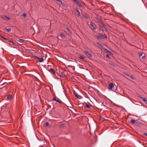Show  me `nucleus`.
Returning a JSON list of instances; mask_svg holds the SVG:
<instances>
[{
    "label": "nucleus",
    "mask_w": 147,
    "mask_h": 147,
    "mask_svg": "<svg viewBox=\"0 0 147 147\" xmlns=\"http://www.w3.org/2000/svg\"><path fill=\"white\" fill-rule=\"evenodd\" d=\"M108 88L109 90H113L115 89L114 84L111 83L109 84Z\"/></svg>",
    "instance_id": "1"
},
{
    "label": "nucleus",
    "mask_w": 147,
    "mask_h": 147,
    "mask_svg": "<svg viewBox=\"0 0 147 147\" xmlns=\"http://www.w3.org/2000/svg\"><path fill=\"white\" fill-rule=\"evenodd\" d=\"M79 6L81 7V5L79 3V1L78 0H73Z\"/></svg>",
    "instance_id": "12"
},
{
    "label": "nucleus",
    "mask_w": 147,
    "mask_h": 147,
    "mask_svg": "<svg viewBox=\"0 0 147 147\" xmlns=\"http://www.w3.org/2000/svg\"><path fill=\"white\" fill-rule=\"evenodd\" d=\"M129 77L132 79H134L135 78L132 75H131Z\"/></svg>",
    "instance_id": "27"
},
{
    "label": "nucleus",
    "mask_w": 147,
    "mask_h": 147,
    "mask_svg": "<svg viewBox=\"0 0 147 147\" xmlns=\"http://www.w3.org/2000/svg\"><path fill=\"white\" fill-rule=\"evenodd\" d=\"M84 53L89 58H92V55L91 54L89 53L88 51H84Z\"/></svg>",
    "instance_id": "2"
},
{
    "label": "nucleus",
    "mask_w": 147,
    "mask_h": 147,
    "mask_svg": "<svg viewBox=\"0 0 147 147\" xmlns=\"http://www.w3.org/2000/svg\"><path fill=\"white\" fill-rule=\"evenodd\" d=\"M138 96L140 98L142 99L146 104H147V100L146 98L142 97V96L140 95H139Z\"/></svg>",
    "instance_id": "6"
},
{
    "label": "nucleus",
    "mask_w": 147,
    "mask_h": 147,
    "mask_svg": "<svg viewBox=\"0 0 147 147\" xmlns=\"http://www.w3.org/2000/svg\"><path fill=\"white\" fill-rule=\"evenodd\" d=\"M77 12V16L78 17H80V13L78 9H76Z\"/></svg>",
    "instance_id": "16"
},
{
    "label": "nucleus",
    "mask_w": 147,
    "mask_h": 147,
    "mask_svg": "<svg viewBox=\"0 0 147 147\" xmlns=\"http://www.w3.org/2000/svg\"><path fill=\"white\" fill-rule=\"evenodd\" d=\"M79 58L80 59H84L85 58L84 57L80 55L79 56Z\"/></svg>",
    "instance_id": "22"
},
{
    "label": "nucleus",
    "mask_w": 147,
    "mask_h": 147,
    "mask_svg": "<svg viewBox=\"0 0 147 147\" xmlns=\"http://www.w3.org/2000/svg\"><path fill=\"white\" fill-rule=\"evenodd\" d=\"M50 71L51 73H53V74H54L55 72V71H54V70L52 68H51L50 69Z\"/></svg>",
    "instance_id": "20"
},
{
    "label": "nucleus",
    "mask_w": 147,
    "mask_h": 147,
    "mask_svg": "<svg viewBox=\"0 0 147 147\" xmlns=\"http://www.w3.org/2000/svg\"><path fill=\"white\" fill-rule=\"evenodd\" d=\"M109 64L112 66H113V67H114L115 66V65H114V64L113 63H109Z\"/></svg>",
    "instance_id": "29"
},
{
    "label": "nucleus",
    "mask_w": 147,
    "mask_h": 147,
    "mask_svg": "<svg viewBox=\"0 0 147 147\" xmlns=\"http://www.w3.org/2000/svg\"><path fill=\"white\" fill-rule=\"evenodd\" d=\"M0 36L2 38H3V39H5H5H6V38H5L3 36H2V35H0Z\"/></svg>",
    "instance_id": "34"
},
{
    "label": "nucleus",
    "mask_w": 147,
    "mask_h": 147,
    "mask_svg": "<svg viewBox=\"0 0 147 147\" xmlns=\"http://www.w3.org/2000/svg\"><path fill=\"white\" fill-rule=\"evenodd\" d=\"M107 53H111V52L108 50L105 49Z\"/></svg>",
    "instance_id": "26"
},
{
    "label": "nucleus",
    "mask_w": 147,
    "mask_h": 147,
    "mask_svg": "<svg viewBox=\"0 0 147 147\" xmlns=\"http://www.w3.org/2000/svg\"><path fill=\"white\" fill-rule=\"evenodd\" d=\"M90 25L92 27L91 28V29L93 30H94L96 29V26L92 22H91L90 23Z\"/></svg>",
    "instance_id": "4"
},
{
    "label": "nucleus",
    "mask_w": 147,
    "mask_h": 147,
    "mask_svg": "<svg viewBox=\"0 0 147 147\" xmlns=\"http://www.w3.org/2000/svg\"><path fill=\"white\" fill-rule=\"evenodd\" d=\"M35 57L36 59H38L39 61L40 62H42L43 61V58H40L36 56H35Z\"/></svg>",
    "instance_id": "9"
},
{
    "label": "nucleus",
    "mask_w": 147,
    "mask_h": 147,
    "mask_svg": "<svg viewBox=\"0 0 147 147\" xmlns=\"http://www.w3.org/2000/svg\"><path fill=\"white\" fill-rule=\"evenodd\" d=\"M99 21L100 22V24H101V25L102 26V27H103V28L104 29H105L106 30L107 29L106 26L105 25V24H104L103 22L100 19L99 20Z\"/></svg>",
    "instance_id": "8"
},
{
    "label": "nucleus",
    "mask_w": 147,
    "mask_h": 147,
    "mask_svg": "<svg viewBox=\"0 0 147 147\" xmlns=\"http://www.w3.org/2000/svg\"><path fill=\"white\" fill-rule=\"evenodd\" d=\"M74 94L75 95V96L78 99H80L82 98V97L80 96L76 92H74Z\"/></svg>",
    "instance_id": "7"
},
{
    "label": "nucleus",
    "mask_w": 147,
    "mask_h": 147,
    "mask_svg": "<svg viewBox=\"0 0 147 147\" xmlns=\"http://www.w3.org/2000/svg\"><path fill=\"white\" fill-rule=\"evenodd\" d=\"M5 40H6V41L7 42H9L10 43H11L12 44V45H16V43H15L13 41H11L10 40H9L8 39H5Z\"/></svg>",
    "instance_id": "10"
},
{
    "label": "nucleus",
    "mask_w": 147,
    "mask_h": 147,
    "mask_svg": "<svg viewBox=\"0 0 147 147\" xmlns=\"http://www.w3.org/2000/svg\"><path fill=\"white\" fill-rule=\"evenodd\" d=\"M84 18H85L86 19H87L88 18V17L86 16H84Z\"/></svg>",
    "instance_id": "38"
},
{
    "label": "nucleus",
    "mask_w": 147,
    "mask_h": 147,
    "mask_svg": "<svg viewBox=\"0 0 147 147\" xmlns=\"http://www.w3.org/2000/svg\"><path fill=\"white\" fill-rule=\"evenodd\" d=\"M17 40L21 43H23L24 42V40H23L19 38L17 39Z\"/></svg>",
    "instance_id": "15"
},
{
    "label": "nucleus",
    "mask_w": 147,
    "mask_h": 147,
    "mask_svg": "<svg viewBox=\"0 0 147 147\" xmlns=\"http://www.w3.org/2000/svg\"><path fill=\"white\" fill-rule=\"evenodd\" d=\"M22 16L24 17H25L26 16V14L25 13H24L22 15Z\"/></svg>",
    "instance_id": "32"
},
{
    "label": "nucleus",
    "mask_w": 147,
    "mask_h": 147,
    "mask_svg": "<svg viewBox=\"0 0 147 147\" xmlns=\"http://www.w3.org/2000/svg\"><path fill=\"white\" fill-rule=\"evenodd\" d=\"M97 44L98 45H99V46H100V47H102V45H101L99 43H97Z\"/></svg>",
    "instance_id": "33"
},
{
    "label": "nucleus",
    "mask_w": 147,
    "mask_h": 147,
    "mask_svg": "<svg viewBox=\"0 0 147 147\" xmlns=\"http://www.w3.org/2000/svg\"><path fill=\"white\" fill-rule=\"evenodd\" d=\"M5 29L7 31V32H10L11 31V28H5Z\"/></svg>",
    "instance_id": "23"
},
{
    "label": "nucleus",
    "mask_w": 147,
    "mask_h": 147,
    "mask_svg": "<svg viewBox=\"0 0 147 147\" xmlns=\"http://www.w3.org/2000/svg\"><path fill=\"white\" fill-rule=\"evenodd\" d=\"M6 83V82H3V80H2L1 82H0V85H3Z\"/></svg>",
    "instance_id": "19"
},
{
    "label": "nucleus",
    "mask_w": 147,
    "mask_h": 147,
    "mask_svg": "<svg viewBox=\"0 0 147 147\" xmlns=\"http://www.w3.org/2000/svg\"><path fill=\"white\" fill-rule=\"evenodd\" d=\"M12 97V96L11 94H8L7 96V100L9 101H11Z\"/></svg>",
    "instance_id": "5"
},
{
    "label": "nucleus",
    "mask_w": 147,
    "mask_h": 147,
    "mask_svg": "<svg viewBox=\"0 0 147 147\" xmlns=\"http://www.w3.org/2000/svg\"><path fill=\"white\" fill-rule=\"evenodd\" d=\"M130 122L132 124H135L137 125H138L139 124V123L137 122L134 119H132L131 120Z\"/></svg>",
    "instance_id": "3"
},
{
    "label": "nucleus",
    "mask_w": 147,
    "mask_h": 147,
    "mask_svg": "<svg viewBox=\"0 0 147 147\" xmlns=\"http://www.w3.org/2000/svg\"><path fill=\"white\" fill-rule=\"evenodd\" d=\"M143 54V53H140L139 54V56L140 57H141V56H142Z\"/></svg>",
    "instance_id": "30"
},
{
    "label": "nucleus",
    "mask_w": 147,
    "mask_h": 147,
    "mask_svg": "<svg viewBox=\"0 0 147 147\" xmlns=\"http://www.w3.org/2000/svg\"><path fill=\"white\" fill-rule=\"evenodd\" d=\"M53 101H55L58 102L59 103H61L62 102L58 98V100H57L55 98H53Z\"/></svg>",
    "instance_id": "11"
},
{
    "label": "nucleus",
    "mask_w": 147,
    "mask_h": 147,
    "mask_svg": "<svg viewBox=\"0 0 147 147\" xmlns=\"http://www.w3.org/2000/svg\"><path fill=\"white\" fill-rule=\"evenodd\" d=\"M144 55L142 57V59H144L145 58V54H144Z\"/></svg>",
    "instance_id": "31"
},
{
    "label": "nucleus",
    "mask_w": 147,
    "mask_h": 147,
    "mask_svg": "<svg viewBox=\"0 0 147 147\" xmlns=\"http://www.w3.org/2000/svg\"><path fill=\"white\" fill-rule=\"evenodd\" d=\"M57 1H58V2H60L61 4H63L61 0H56Z\"/></svg>",
    "instance_id": "28"
},
{
    "label": "nucleus",
    "mask_w": 147,
    "mask_h": 147,
    "mask_svg": "<svg viewBox=\"0 0 147 147\" xmlns=\"http://www.w3.org/2000/svg\"><path fill=\"white\" fill-rule=\"evenodd\" d=\"M101 39H106L107 38V36L105 34L101 35Z\"/></svg>",
    "instance_id": "14"
},
{
    "label": "nucleus",
    "mask_w": 147,
    "mask_h": 147,
    "mask_svg": "<svg viewBox=\"0 0 147 147\" xmlns=\"http://www.w3.org/2000/svg\"><path fill=\"white\" fill-rule=\"evenodd\" d=\"M131 75H130V74H127V76L128 77H130V76H131Z\"/></svg>",
    "instance_id": "36"
},
{
    "label": "nucleus",
    "mask_w": 147,
    "mask_h": 147,
    "mask_svg": "<svg viewBox=\"0 0 147 147\" xmlns=\"http://www.w3.org/2000/svg\"><path fill=\"white\" fill-rule=\"evenodd\" d=\"M59 35H60V37L62 38H65V35L63 34L60 33Z\"/></svg>",
    "instance_id": "18"
},
{
    "label": "nucleus",
    "mask_w": 147,
    "mask_h": 147,
    "mask_svg": "<svg viewBox=\"0 0 147 147\" xmlns=\"http://www.w3.org/2000/svg\"><path fill=\"white\" fill-rule=\"evenodd\" d=\"M3 17H4L6 19H7L8 20H9L11 19L10 18H9L5 15H3V17H2V18L3 19H4V18H3Z\"/></svg>",
    "instance_id": "17"
},
{
    "label": "nucleus",
    "mask_w": 147,
    "mask_h": 147,
    "mask_svg": "<svg viewBox=\"0 0 147 147\" xmlns=\"http://www.w3.org/2000/svg\"><path fill=\"white\" fill-rule=\"evenodd\" d=\"M106 57H108V58H110V57H109V55H106Z\"/></svg>",
    "instance_id": "37"
},
{
    "label": "nucleus",
    "mask_w": 147,
    "mask_h": 147,
    "mask_svg": "<svg viewBox=\"0 0 147 147\" xmlns=\"http://www.w3.org/2000/svg\"><path fill=\"white\" fill-rule=\"evenodd\" d=\"M96 38L98 39H101V35L97 36H96Z\"/></svg>",
    "instance_id": "25"
},
{
    "label": "nucleus",
    "mask_w": 147,
    "mask_h": 147,
    "mask_svg": "<svg viewBox=\"0 0 147 147\" xmlns=\"http://www.w3.org/2000/svg\"><path fill=\"white\" fill-rule=\"evenodd\" d=\"M84 107L85 108H88V109H90V106L88 105H86Z\"/></svg>",
    "instance_id": "24"
},
{
    "label": "nucleus",
    "mask_w": 147,
    "mask_h": 147,
    "mask_svg": "<svg viewBox=\"0 0 147 147\" xmlns=\"http://www.w3.org/2000/svg\"><path fill=\"white\" fill-rule=\"evenodd\" d=\"M143 134L147 136V133H143Z\"/></svg>",
    "instance_id": "35"
},
{
    "label": "nucleus",
    "mask_w": 147,
    "mask_h": 147,
    "mask_svg": "<svg viewBox=\"0 0 147 147\" xmlns=\"http://www.w3.org/2000/svg\"><path fill=\"white\" fill-rule=\"evenodd\" d=\"M65 75L63 72H62L60 73V76L61 78H63L65 77Z\"/></svg>",
    "instance_id": "13"
},
{
    "label": "nucleus",
    "mask_w": 147,
    "mask_h": 147,
    "mask_svg": "<svg viewBox=\"0 0 147 147\" xmlns=\"http://www.w3.org/2000/svg\"><path fill=\"white\" fill-rule=\"evenodd\" d=\"M71 79H72V80H73V79H74V78L73 77H71Z\"/></svg>",
    "instance_id": "39"
},
{
    "label": "nucleus",
    "mask_w": 147,
    "mask_h": 147,
    "mask_svg": "<svg viewBox=\"0 0 147 147\" xmlns=\"http://www.w3.org/2000/svg\"><path fill=\"white\" fill-rule=\"evenodd\" d=\"M45 126L46 127L50 126L49 123L47 122H46L45 123Z\"/></svg>",
    "instance_id": "21"
}]
</instances>
